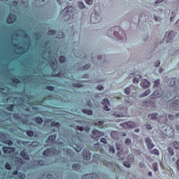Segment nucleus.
<instances>
[{"mask_svg":"<svg viewBox=\"0 0 179 179\" xmlns=\"http://www.w3.org/2000/svg\"><path fill=\"white\" fill-rule=\"evenodd\" d=\"M112 33L114 34V36L118 38V39H123L124 38L127 39V35L124 31L120 27H116V28H110L108 31V35L111 37Z\"/></svg>","mask_w":179,"mask_h":179,"instance_id":"1","label":"nucleus"},{"mask_svg":"<svg viewBox=\"0 0 179 179\" xmlns=\"http://www.w3.org/2000/svg\"><path fill=\"white\" fill-rule=\"evenodd\" d=\"M164 94V92L163 90H159V91H155L154 93L152 94V96L151 97L150 101H148L143 102V105H147V106H149L150 105L151 106H154L155 101V99H157V97H163Z\"/></svg>","mask_w":179,"mask_h":179,"instance_id":"2","label":"nucleus"},{"mask_svg":"<svg viewBox=\"0 0 179 179\" xmlns=\"http://www.w3.org/2000/svg\"><path fill=\"white\" fill-rule=\"evenodd\" d=\"M105 134L103 131H100V130L94 129L92 130V138L94 141H99L100 137L104 136Z\"/></svg>","mask_w":179,"mask_h":179,"instance_id":"3","label":"nucleus"},{"mask_svg":"<svg viewBox=\"0 0 179 179\" xmlns=\"http://www.w3.org/2000/svg\"><path fill=\"white\" fill-rule=\"evenodd\" d=\"M100 164L102 166H105L106 167L110 168V169H112V170L114 169L115 171L116 172L115 166L114 164H113V162H108V161H106V160H101L100 162Z\"/></svg>","mask_w":179,"mask_h":179,"instance_id":"4","label":"nucleus"},{"mask_svg":"<svg viewBox=\"0 0 179 179\" xmlns=\"http://www.w3.org/2000/svg\"><path fill=\"white\" fill-rule=\"evenodd\" d=\"M176 37V34L174 31H171L168 34V33H166V36H164V39H166V43H171L173 41V38Z\"/></svg>","mask_w":179,"mask_h":179,"instance_id":"5","label":"nucleus"},{"mask_svg":"<svg viewBox=\"0 0 179 179\" xmlns=\"http://www.w3.org/2000/svg\"><path fill=\"white\" fill-rule=\"evenodd\" d=\"M101 17L99 15H96L94 16L93 14L90 15V22L92 24H97L98 22H101Z\"/></svg>","mask_w":179,"mask_h":179,"instance_id":"6","label":"nucleus"},{"mask_svg":"<svg viewBox=\"0 0 179 179\" xmlns=\"http://www.w3.org/2000/svg\"><path fill=\"white\" fill-rule=\"evenodd\" d=\"M17 20L16 15L15 14H10L8 15V17L6 18L7 24H13V22H15Z\"/></svg>","mask_w":179,"mask_h":179,"instance_id":"7","label":"nucleus"},{"mask_svg":"<svg viewBox=\"0 0 179 179\" xmlns=\"http://www.w3.org/2000/svg\"><path fill=\"white\" fill-rule=\"evenodd\" d=\"M3 152L4 154H12L15 152V148L13 147H3L2 148Z\"/></svg>","mask_w":179,"mask_h":179,"instance_id":"8","label":"nucleus"},{"mask_svg":"<svg viewBox=\"0 0 179 179\" xmlns=\"http://www.w3.org/2000/svg\"><path fill=\"white\" fill-rule=\"evenodd\" d=\"M102 104L104 105L103 110H110V108L108 107V105H110V101H108V99H103Z\"/></svg>","mask_w":179,"mask_h":179,"instance_id":"9","label":"nucleus"},{"mask_svg":"<svg viewBox=\"0 0 179 179\" xmlns=\"http://www.w3.org/2000/svg\"><path fill=\"white\" fill-rule=\"evenodd\" d=\"M83 159L85 160H90L91 158V154H90V151H88L87 150H84L83 151Z\"/></svg>","mask_w":179,"mask_h":179,"instance_id":"10","label":"nucleus"},{"mask_svg":"<svg viewBox=\"0 0 179 179\" xmlns=\"http://www.w3.org/2000/svg\"><path fill=\"white\" fill-rule=\"evenodd\" d=\"M145 143L147 144L148 149H152L155 147L154 143H152V141L149 137L145 138Z\"/></svg>","mask_w":179,"mask_h":179,"instance_id":"11","label":"nucleus"},{"mask_svg":"<svg viewBox=\"0 0 179 179\" xmlns=\"http://www.w3.org/2000/svg\"><path fill=\"white\" fill-rule=\"evenodd\" d=\"M121 126H123L124 128H134L135 126L134 122H123L121 124Z\"/></svg>","mask_w":179,"mask_h":179,"instance_id":"12","label":"nucleus"},{"mask_svg":"<svg viewBox=\"0 0 179 179\" xmlns=\"http://www.w3.org/2000/svg\"><path fill=\"white\" fill-rule=\"evenodd\" d=\"M170 86L175 87L176 85H179V80L178 78H170Z\"/></svg>","mask_w":179,"mask_h":179,"instance_id":"13","label":"nucleus"},{"mask_svg":"<svg viewBox=\"0 0 179 179\" xmlns=\"http://www.w3.org/2000/svg\"><path fill=\"white\" fill-rule=\"evenodd\" d=\"M94 177H96V173L84 174L83 179H94Z\"/></svg>","mask_w":179,"mask_h":179,"instance_id":"14","label":"nucleus"},{"mask_svg":"<svg viewBox=\"0 0 179 179\" xmlns=\"http://www.w3.org/2000/svg\"><path fill=\"white\" fill-rule=\"evenodd\" d=\"M20 156H21V157L23 158V159H25V160H29L30 159L29 155L27 154L25 150H22V151L20 152Z\"/></svg>","mask_w":179,"mask_h":179,"instance_id":"15","label":"nucleus"},{"mask_svg":"<svg viewBox=\"0 0 179 179\" xmlns=\"http://www.w3.org/2000/svg\"><path fill=\"white\" fill-rule=\"evenodd\" d=\"M110 136L112 137V138L113 139H118L119 138V133L118 131L113 130V131H111L110 133Z\"/></svg>","mask_w":179,"mask_h":179,"instance_id":"16","label":"nucleus"},{"mask_svg":"<svg viewBox=\"0 0 179 179\" xmlns=\"http://www.w3.org/2000/svg\"><path fill=\"white\" fill-rule=\"evenodd\" d=\"M50 66L52 69L55 71V70H57V60L55 61H50Z\"/></svg>","mask_w":179,"mask_h":179,"instance_id":"17","label":"nucleus"},{"mask_svg":"<svg viewBox=\"0 0 179 179\" xmlns=\"http://www.w3.org/2000/svg\"><path fill=\"white\" fill-rule=\"evenodd\" d=\"M141 85L145 89L146 87H150V82L148 80H146V79L143 80V81L141 82Z\"/></svg>","mask_w":179,"mask_h":179,"instance_id":"18","label":"nucleus"},{"mask_svg":"<svg viewBox=\"0 0 179 179\" xmlns=\"http://www.w3.org/2000/svg\"><path fill=\"white\" fill-rule=\"evenodd\" d=\"M72 7H66V8H64L62 12V14H64V16H67V15H70L69 13H70V10L69 9H71Z\"/></svg>","mask_w":179,"mask_h":179,"instance_id":"19","label":"nucleus"},{"mask_svg":"<svg viewBox=\"0 0 179 179\" xmlns=\"http://www.w3.org/2000/svg\"><path fill=\"white\" fill-rule=\"evenodd\" d=\"M51 154H52V150H51L50 148L46 149V150L43 152V156H46V157H49V156H50Z\"/></svg>","mask_w":179,"mask_h":179,"instance_id":"20","label":"nucleus"},{"mask_svg":"<svg viewBox=\"0 0 179 179\" xmlns=\"http://www.w3.org/2000/svg\"><path fill=\"white\" fill-rule=\"evenodd\" d=\"M82 112L88 115H92L93 114V110H92V109L83 108L82 109Z\"/></svg>","mask_w":179,"mask_h":179,"instance_id":"21","label":"nucleus"},{"mask_svg":"<svg viewBox=\"0 0 179 179\" xmlns=\"http://www.w3.org/2000/svg\"><path fill=\"white\" fill-rule=\"evenodd\" d=\"M159 116V114L155 113V114H150L148 115V119L149 120H157Z\"/></svg>","mask_w":179,"mask_h":179,"instance_id":"22","label":"nucleus"},{"mask_svg":"<svg viewBox=\"0 0 179 179\" xmlns=\"http://www.w3.org/2000/svg\"><path fill=\"white\" fill-rule=\"evenodd\" d=\"M172 108H176V110L178 109V106H179V101H178V99H176V101H174V102L171 103Z\"/></svg>","mask_w":179,"mask_h":179,"instance_id":"23","label":"nucleus"},{"mask_svg":"<svg viewBox=\"0 0 179 179\" xmlns=\"http://www.w3.org/2000/svg\"><path fill=\"white\" fill-rule=\"evenodd\" d=\"M72 168L73 169L77 170L78 171H79L80 170L81 166L79 164H73Z\"/></svg>","mask_w":179,"mask_h":179,"instance_id":"24","label":"nucleus"},{"mask_svg":"<svg viewBox=\"0 0 179 179\" xmlns=\"http://www.w3.org/2000/svg\"><path fill=\"white\" fill-rule=\"evenodd\" d=\"M150 154L155 155V156H159V152L157 149H154L153 150H150Z\"/></svg>","mask_w":179,"mask_h":179,"instance_id":"25","label":"nucleus"},{"mask_svg":"<svg viewBox=\"0 0 179 179\" xmlns=\"http://www.w3.org/2000/svg\"><path fill=\"white\" fill-rule=\"evenodd\" d=\"M56 138H57V135H51V136H49L48 141H50V143H52L53 141H55Z\"/></svg>","mask_w":179,"mask_h":179,"instance_id":"26","label":"nucleus"},{"mask_svg":"<svg viewBox=\"0 0 179 179\" xmlns=\"http://www.w3.org/2000/svg\"><path fill=\"white\" fill-rule=\"evenodd\" d=\"M34 121L36 123L42 124L43 122V118L38 117L34 118Z\"/></svg>","mask_w":179,"mask_h":179,"instance_id":"27","label":"nucleus"},{"mask_svg":"<svg viewBox=\"0 0 179 179\" xmlns=\"http://www.w3.org/2000/svg\"><path fill=\"white\" fill-rule=\"evenodd\" d=\"M51 126H55L57 128H59L61 126V124H59V122L52 121L51 122Z\"/></svg>","mask_w":179,"mask_h":179,"instance_id":"28","label":"nucleus"},{"mask_svg":"<svg viewBox=\"0 0 179 179\" xmlns=\"http://www.w3.org/2000/svg\"><path fill=\"white\" fill-rule=\"evenodd\" d=\"M150 93V90H147L145 92H144V93L141 94L140 95V97H144V96H147L148 95H149Z\"/></svg>","mask_w":179,"mask_h":179,"instance_id":"29","label":"nucleus"},{"mask_svg":"<svg viewBox=\"0 0 179 179\" xmlns=\"http://www.w3.org/2000/svg\"><path fill=\"white\" fill-rule=\"evenodd\" d=\"M27 135L29 137H33L34 135V132L33 130H27Z\"/></svg>","mask_w":179,"mask_h":179,"instance_id":"30","label":"nucleus"},{"mask_svg":"<svg viewBox=\"0 0 179 179\" xmlns=\"http://www.w3.org/2000/svg\"><path fill=\"white\" fill-rule=\"evenodd\" d=\"M4 143L8 145V146H12V145H13V141L10 139H7L4 141Z\"/></svg>","mask_w":179,"mask_h":179,"instance_id":"31","label":"nucleus"},{"mask_svg":"<svg viewBox=\"0 0 179 179\" xmlns=\"http://www.w3.org/2000/svg\"><path fill=\"white\" fill-rule=\"evenodd\" d=\"M94 148H95L96 150L101 151V145L99 143H95V145H94Z\"/></svg>","mask_w":179,"mask_h":179,"instance_id":"32","label":"nucleus"},{"mask_svg":"<svg viewBox=\"0 0 179 179\" xmlns=\"http://www.w3.org/2000/svg\"><path fill=\"white\" fill-rule=\"evenodd\" d=\"M15 105L14 104H10L8 106H7V110H9L10 112H13L14 110Z\"/></svg>","mask_w":179,"mask_h":179,"instance_id":"33","label":"nucleus"},{"mask_svg":"<svg viewBox=\"0 0 179 179\" xmlns=\"http://www.w3.org/2000/svg\"><path fill=\"white\" fill-rule=\"evenodd\" d=\"M11 80L13 82V83H21V81H20V78H12Z\"/></svg>","mask_w":179,"mask_h":179,"instance_id":"34","label":"nucleus"},{"mask_svg":"<svg viewBox=\"0 0 179 179\" xmlns=\"http://www.w3.org/2000/svg\"><path fill=\"white\" fill-rule=\"evenodd\" d=\"M117 156L118 157H121V152H122L123 151V148H120V147H117Z\"/></svg>","mask_w":179,"mask_h":179,"instance_id":"35","label":"nucleus"},{"mask_svg":"<svg viewBox=\"0 0 179 179\" xmlns=\"http://www.w3.org/2000/svg\"><path fill=\"white\" fill-rule=\"evenodd\" d=\"M152 168H153L154 171H157V170L159 169L158 164L157 162H155L152 164Z\"/></svg>","mask_w":179,"mask_h":179,"instance_id":"36","label":"nucleus"},{"mask_svg":"<svg viewBox=\"0 0 179 179\" xmlns=\"http://www.w3.org/2000/svg\"><path fill=\"white\" fill-rule=\"evenodd\" d=\"M5 168H6V169H7V170H11V168H12L11 164H9V162H6V164H5Z\"/></svg>","mask_w":179,"mask_h":179,"instance_id":"37","label":"nucleus"},{"mask_svg":"<svg viewBox=\"0 0 179 179\" xmlns=\"http://www.w3.org/2000/svg\"><path fill=\"white\" fill-rule=\"evenodd\" d=\"M59 61L61 64H64L66 61V57H64V55H61V57H59Z\"/></svg>","mask_w":179,"mask_h":179,"instance_id":"38","label":"nucleus"},{"mask_svg":"<svg viewBox=\"0 0 179 179\" xmlns=\"http://www.w3.org/2000/svg\"><path fill=\"white\" fill-rule=\"evenodd\" d=\"M124 165L125 166V167L127 168H130L131 166V162H129V161H124Z\"/></svg>","mask_w":179,"mask_h":179,"instance_id":"39","label":"nucleus"},{"mask_svg":"<svg viewBox=\"0 0 179 179\" xmlns=\"http://www.w3.org/2000/svg\"><path fill=\"white\" fill-rule=\"evenodd\" d=\"M78 6L80 8L83 9V8H85V5L83 1H79Z\"/></svg>","mask_w":179,"mask_h":179,"instance_id":"40","label":"nucleus"},{"mask_svg":"<svg viewBox=\"0 0 179 179\" xmlns=\"http://www.w3.org/2000/svg\"><path fill=\"white\" fill-rule=\"evenodd\" d=\"M109 152H111L112 154H115V148H114L113 145H110Z\"/></svg>","mask_w":179,"mask_h":179,"instance_id":"41","label":"nucleus"},{"mask_svg":"<svg viewBox=\"0 0 179 179\" xmlns=\"http://www.w3.org/2000/svg\"><path fill=\"white\" fill-rule=\"evenodd\" d=\"M160 85V80H156V81L154 82V87H157Z\"/></svg>","mask_w":179,"mask_h":179,"instance_id":"42","label":"nucleus"},{"mask_svg":"<svg viewBox=\"0 0 179 179\" xmlns=\"http://www.w3.org/2000/svg\"><path fill=\"white\" fill-rule=\"evenodd\" d=\"M173 145L176 149H179V142L178 141H174L173 143Z\"/></svg>","mask_w":179,"mask_h":179,"instance_id":"43","label":"nucleus"},{"mask_svg":"<svg viewBox=\"0 0 179 179\" xmlns=\"http://www.w3.org/2000/svg\"><path fill=\"white\" fill-rule=\"evenodd\" d=\"M168 152L171 155V156H173L174 155V151L173 148H171V147L168 148Z\"/></svg>","mask_w":179,"mask_h":179,"instance_id":"44","label":"nucleus"},{"mask_svg":"<svg viewBox=\"0 0 179 179\" xmlns=\"http://www.w3.org/2000/svg\"><path fill=\"white\" fill-rule=\"evenodd\" d=\"M176 10L172 11V16L170 17L171 22H173V18L176 17Z\"/></svg>","mask_w":179,"mask_h":179,"instance_id":"45","label":"nucleus"},{"mask_svg":"<svg viewBox=\"0 0 179 179\" xmlns=\"http://www.w3.org/2000/svg\"><path fill=\"white\" fill-rule=\"evenodd\" d=\"M24 178H25V174H23L21 172L18 174L19 179H24Z\"/></svg>","mask_w":179,"mask_h":179,"instance_id":"46","label":"nucleus"},{"mask_svg":"<svg viewBox=\"0 0 179 179\" xmlns=\"http://www.w3.org/2000/svg\"><path fill=\"white\" fill-rule=\"evenodd\" d=\"M48 35H52L54 36L56 34L55 30H49V31L48 32Z\"/></svg>","mask_w":179,"mask_h":179,"instance_id":"47","label":"nucleus"},{"mask_svg":"<svg viewBox=\"0 0 179 179\" xmlns=\"http://www.w3.org/2000/svg\"><path fill=\"white\" fill-rule=\"evenodd\" d=\"M130 92H131V89H130V87H127V88L124 90V93H126V94H129Z\"/></svg>","mask_w":179,"mask_h":179,"instance_id":"48","label":"nucleus"},{"mask_svg":"<svg viewBox=\"0 0 179 179\" xmlns=\"http://www.w3.org/2000/svg\"><path fill=\"white\" fill-rule=\"evenodd\" d=\"M73 87H83V85H82V84H80V83H73Z\"/></svg>","mask_w":179,"mask_h":179,"instance_id":"49","label":"nucleus"},{"mask_svg":"<svg viewBox=\"0 0 179 179\" xmlns=\"http://www.w3.org/2000/svg\"><path fill=\"white\" fill-rule=\"evenodd\" d=\"M175 117H175L173 115H171V114L168 115V118H169L170 120H171V121H173Z\"/></svg>","mask_w":179,"mask_h":179,"instance_id":"50","label":"nucleus"},{"mask_svg":"<svg viewBox=\"0 0 179 179\" xmlns=\"http://www.w3.org/2000/svg\"><path fill=\"white\" fill-rule=\"evenodd\" d=\"M55 87H52L51 85H48L46 87V90H48L49 91H54Z\"/></svg>","mask_w":179,"mask_h":179,"instance_id":"51","label":"nucleus"},{"mask_svg":"<svg viewBox=\"0 0 179 179\" xmlns=\"http://www.w3.org/2000/svg\"><path fill=\"white\" fill-rule=\"evenodd\" d=\"M125 144L129 145L131 144V141L129 138L126 139Z\"/></svg>","mask_w":179,"mask_h":179,"instance_id":"52","label":"nucleus"},{"mask_svg":"<svg viewBox=\"0 0 179 179\" xmlns=\"http://www.w3.org/2000/svg\"><path fill=\"white\" fill-rule=\"evenodd\" d=\"M85 3L88 5L93 4V0H85Z\"/></svg>","mask_w":179,"mask_h":179,"instance_id":"53","label":"nucleus"},{"mask_svg":"<svg viewBox=\"0 0 179 179\" xmlns=\"http://www.w3.org/2000/svg\"><path fill=\"white\" fill-rule=\"evenodd\" d=\"M77 148H76V152H80L82 150V147L80 145H76Z\"/></svg>","mask_w":179,"mask_h":179,"instance_id":"54","label":"nucleus"},{"mask_svg":"<svg viewBox=\"0 0 179 179\" xmlns=\"http://www.w3.org/2000/svg\"><path fill=\"white\" fill-rule=\"evenodd\" d=\"M13 118H16L17 120H20V116L19 114H13Z\"/></svg>","mask_w":179,"mask_h":179,"instance_id":"55","label":"nucleus"},{"mask_svg":"<svg viewBox=\"0 0 179 179\" xmlns=\"http://www.w3.org/2000/svg\"><path fill=\"white\" fill-rule=\"evenodd\" d=\"M128 159L129 162H134V156H129Z\"/></svg>","mask_w":179,"mask_h":179,"instance_id":"56","label":"nucleus"},{"mask_svg":"<svg viewBox=\"0 0 179 179\" xmlns=\"http://www.w3.org/2000/svg\"><path fill=\"white\" fill-rule=\"evenodd\" d=\"M101 143L103 144H107V139L106 138H101Z\"/></svg>","mask_w":179,"mask_h":179,"instance_id":"57","label":"nucleus"},{"mask_svg":"<svg viewBox=\"0 0 179 179\" xmlns=\"http://www.w3.org/2000/svg\"><path fill=\"white\" fill-rule=\"evenodd\" d=\"M77 129H78L80 131H83L84 130V127L83 126L80 127V126H77Z\"/></svg>","mask_w":179,"mask_h":179,"instance_id":"58","label":"nucleus"},{"mask_svg":"<svg viewBox=\"0 0 179 179\" xmlns=\"http://www.w3.org/2000/svg\"><path fill=\"white\" fill-rule=\"evenodd\" d=\"M134 83H138L139 82V78H134L133 80Z\"/></svg>","mask_w":179,"mask_h":179,"instance_id":"59","label":"nucleus"},{"mask_svg":"<svg viewBox=\"0 0 179 179\" xmlns=\"http://www.w3.org/2000/svg\"><path fill=\"white\" fill-rule=\"evenodd\" d=\"M113 115L116 116V117H121V116H122V115L117 114V112H115V113H113Z\"/></svg>","mask_w":179,"mask_h":179,"instance_id":"60","label":"nucleus"},{"mask_svg":"<svg viewBox=\"0 0 179 179\" xmlns=\"http://www.w3.org/2000/svg\"><path fill=\"white\" fill-rule=\"evenodd\" d=\"M18 173H19L18 170H14L13 171V175L17 176V175H18Z\"/></svg>","mask_w":179,"mask_h":179,"instance_id":"61","label":"nucleus"},{"mask_svg":"<svg viewBox=\"0 0 179 179\" xmlns=\"http://www.w3.org/2000/svg\"><path fill=\"white\" fill-rule=\"evenodd\" d=\"M37 164L42 166L43 164V160H38V161H37Z\"/></svg>","mask_w":179,"mask_h":179,"instance_id":"62","label":"nucleus"},{"mask_svg":"<svg viewBox=\"0 0 179 179\" xmlns=\"http://www.w3.org/2000/svg\"><path fill=\"white\" fill-rule=\"evenodd\" d=\"M160 64V61H157L155 63V66H159Z\"/></svg>","mask_w":179,"mask_h":179,"instance_id":"63","label":"nucleus"},{"mask_svg":"<svg viewBox=\"0 0 179 179\" xmlns=\"http://www.w3.org/2000/svg\"><path fill=\"white\" fill-rule=\"evenodd\" d=\"M96 89H98V90H103V85H98Z\"/></svg>","mask_w":179,"mask_h":179,"instance_id":"64","label":"nucleus"}]
</instances>
